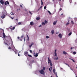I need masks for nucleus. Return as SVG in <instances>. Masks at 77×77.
<instances>
[{"instance_id":"obj_1","label":"nucleus","mask_w":77,"mask_h":77,"mask_svg":"<svg viewBox=\"0 0 77 77\" xmlns=\"http://www.w3.org/2000/svg\"><path fill=\"white\" fill-rule=\"evenodd\" d=\"M3 34V36L4 38H5L6 37V35H5V34L4 32V30L3 29H0V37H2V35Z\"/></svg>"},{"instance_id":"obj_2","label":"nucleus","mask_w":77,"mask_h":77,"mask_svg":"<svg viewBox=\"0 0 77 77\" xmlns=\"http://www.w3.org/2000/svg\"><path fill=\"white\" fill-rule=\"evenodd\" d=\"M13 51L15 52V54H18V52L17 51V50L15 49V48H14V49H13Z\"/></svg>"},{"instance_id":"obj_3","label":"nucleus","mask_w":77,"mask_h":77,"mask_svg":"<svg viewBox=\"0 0 77 77\" xmlns=\"http://www.w3.org/2000/svg\"><path fill=\"white\" fill-rule=\"evenodd\" d=\"M39 72H40V74H42L44 72V70L42 69L40 71H39Z\"/></svg>"},{"instance_id":"obj_4","label":"nucleus","mask_w":77,"mask_h":77,"mask_svg":"<svg viewBox=\"0 0 77 77\" xmlns=\"http://www.w3.org/2000/svg\"><path fill=\"white\" fill-rule=\"evenodd\" d=\"M38 53H37L36 54V53H35L34 52L33 54L35 57H38Z\"/></svg>"},{"instance_id":"obj_5","label":"nucleus","mask_w":77,"mask_h":77,"mask_svg":"<svg viewBox=\"0 0 77 77\" xmlns=\"http://www.w3.org/2000/svg\"><path fill=\"white\" fill-rule=\"evenodd\" d=\"M6 17L5 15V13H4L3 14H2V16L1 17L2 18H5Z\"/></svg>"},{"instance_id":"obj_6","label":"nucleus","mask_w":77,"mask_h":77,"mask_svg":"<svg viewBox=\"0 0 77 77\" xmlns=\"http://www.w3.org/2000/svg\"><path fill=\"white\" fill-rule=\"evenodd\" d=\"M28 53H28V52L25 51L24 52V55H25V56H27Z\"/></svg>"},{"instance_id":"obj_7","label":"nucleus","mask_w":77,"mask_h":77,"mask_svg":"<svg viewBox=\"0 0 77 77\" xmlns=\"http://www.w3.org/2000/svg\"><path fill=\"white\" fill-rule=\"evenodd\" d=\"M48 63H51V61L50 60V58H49V57H48Z\"/></svg>"},{"instance_id":"obj_8","label":"nucleus","mask_w":77,"mask_h":77,"mask_svg":"<svg viewBox=\"0 0 77 77\" xmlns=\"http://www.w3.org/2000/svg\"><path fill=\"white\" fill-rule=\"evenodd\" d=\"M0 2L2 5H3L4 4V2L3 0H0Z\"/></svg>"},{"instance_id":"obj_9","label":"nucleus","mask_w":77,"mask_h":77,"mask_svg":"<svg viewBox=\"0 0 77 77\" xmlns=\"http://www.w3.org/2000/svg\"><path fill=\"white\" fill-rule=\"evenodd\" d=\"M33 44H34V43L32 42L30 45H29V48H31V47H32V46L33 45Z\"/></svg>"},{"instance_id":"obj_10","label":"nucleus","mask_w":77,"mask_h":77,"mask_svg":"<svg viewBox=\"0 0 77 77\" xmlns=\"http://www.w3.org/2000/svg\"><path fill=\"white\" fill-rule=\"evenodd\" d=\"M58 36L60 38V39H61L62 38V34H60L58 35Z\"/></svg>"},{"instance_id":"obj_11","label":"nucleus","mask_w":77,"mask_h":77,"mask_svg":"<svg viewBox=\"0 0 77 77\" xmlns=\"http://www.w3.org/2000/svg\"><path fill=\"white\" fill-rule=\"evenodd\" d=\"M51 33L52 35H53V34H54V30H53L51 31Z\"/></svg>"},{"instance_id":"obj_12","label":"nucleus","mask_w":77,"mask_h":77,"mask_svg":"<svg viewBox=\"0 0 77 77\" xmlns=\"http://www.w3.org/2000/svg\"><path fill=\"white\" fill-rule=\"evenodd\" d=\"M19 38H20V40L21 41H22V39L20 37H20H17V39H19Z\"/></svg>"},{"instance_id":"obj_13","label":"nucleus","mask_w":77,"mask_h":77,"mask_svg":"<svg viewBox=\"0 0 77 77\" xmlns=\"http://www.w3.org/2000/svg\"><path fill=\"white\" fill-rule=\"evenodd\" d=\"M33 22H31L30 23V24L31 26H33Z\"/></svg>"},{"instance_id":"obj_14","label":"nucleus","mask_w":77,"mask_h":77,"mask_svg":"<svg viewBox=\"0 0 77 77\" xmlns=\"http://www.w3.org/2000/svg\"><path fill=\"white\" fill-rule=\"evenodd\" d=\"M57 23V21H54L53 23V24H54V25H56V23Z\"/></svg>"},{"instance_id":"obj_15","label":"nucleus","mask_w":77,"mask_h":77,"mask_svg":"<svg viewBox=\"0 0 77 77\" xmlns=\"http://www.w3.org/2000/svg\"><path fill=\"white\" fill-rule=\"evenodd\" d=\"M40 19V18L39 17H37L36 18V19L37 20H39Z\"/></svg>"},{"instance_id":"obj_16","label":"nucleus","mask_w":77,"mask_h":77,"mask_svg":"<svg viewBox=\"0 0 77 77\" xmlns=\"http://www.w3.org/2000/svg\"><path fill=\"white\" fill-rule=\"evenodd\" d=\"M53 72H54V73H56V70L55 69H54L53 70Z\"/></svg>"},{"instance_id":"obj_17","label":"nucleus","mask_w":77,"mask_h":77,"mask_svg":"<svg viewBox=\"0 0 77 77\" xmlns=\"http://www.w3.org/2000/svg\"><path fill=\"white\" fill-rule=\"evenodd\" d=\"M42 25H43V26H45V23L44 22H42Z\"/></svg>"},{"instance_id":"obj_18","label":"nucleus","mask_w":77,"mask_h":77,"mask_svg":"<svg viewBox=\"0 0 77 77\" xmlns=\"http://www.w3.org/2000/svg\"><path fill=\"white\" fill-rule=\"evenodd\" d=\"M63 53L64 54H67V53H66V52L65 51H64L63 52Z\"/></svg>"},{"instance_id":"obj_19","label":"nucleus","mask_w":77,"mask_h":77,"mask_svg":"<svg viewBox=\"0 0 77 77\" xmlns=\"http://www.w3.org/2000/svg\"><path fill=\"white\" fill-rule=\"evenodd\" d=\"M54 60H58V57H57V58H54Z\"/></svg>"},{"instance_id":"obj_20","label":"nucleus","mask_w":77,"mask_h":77,"mask_svg":"<svg viewBox=\"0 0 77 77\" xmlns=\"http://www.w3.org/2000/svg\"><path fill=\"white\" fill-rule=\"evenodd\" d=\"M22 22H20L18 23L19 25H21L22 24Z\"/></svg>"},{"instance_id":"obj_21","label":"nucleus","mask_w":77,"mask_h":77,"mask_svg":"<svg viewBox=\"0 0 77 77\" xmlns=\"http://www.w3.org/2000/svg\"><path fill=\"white\" fill-rule=\"evenodd\" d=\"M71 23L72 24H74V22L72 20Z\"/></svg>"},{"instance_id":"obj_22","label":"nucleus","mask_w":77,"mask_h":77,"mask_svg":"<svg viewBox=\"0 0 77 77\" xmlns=\"http://www.w3.org/2000/svg\"><path fill=\"white\" fill-rule=\"evenodd\" d=\"M71 34H72V32H70V33L68 34L69 36H70V35H71Z\"/></svg>"},{"instance_id":"obj_23","label":"nucleus","mask_w":77,"mask_h":77,"mask_svg":"<svg viewBox=\"0 0 77 77\" xmlns=\"http://www.w3.org/2000/svg\"><path fill=\"white\" fill-rule=\"evenodd\" d=\"M41 5H43V4L44 3H43V2H42V0H41Z\"/></svg>"},{"instance_id":"obj_24","label":"nucleus","mask_w":77,"mask_h":77,"mask_svg":"<svg viewBox=\"0 0 77 77\" xmlns=\"http://www.w3.org/2000/svg\"><path fill=\"white\" fill-rule=\"evenodd\" d=\"M70 60H72V61H73V62H75V61H74V60L73 59H72L71 58H70Z\"/></svg>"},{"instance_id":"obj_25","label":"nucleus","mask_w":77,"mask_h":77,"mask_svg":"<svg viewBox=\"0 0 77 77\" xmlns=\"http://www.w3.org/2000/svg\"><path fill=\"white\" fill-rule=\"evenodd\" d=\"M10 14L11 15H14V13L12 12H11L10 13Z\"/></svg>"},{"instance_id":"obj_26","label":"nucleus","mask_w":77,"mask_h":77,"mask_svg":"<svg viewBox=\"0 0 77 77\" xmlns=\"http://www.w3.org/2000/svg\"><path fill=\"white\" fill-rule=\"evenodd\" d=\"M45 23H46V24H47V23H48V22H47V20H45Z\"/></svg>"},{"instance_id":"obj_27","label":"nucleus","mask_w":77,"mask_h":77,"mask_svg":"<svg viewBox=\"0 0 77 77\" xmlns=\"http://www.w3.org/2000/svg\"><path fill=\"white\" fill-rule=\"evenodd\" d=\"M19 11H20V8H19V9H17V11L18 12V11H19Z\"/></svg>"},{"instance_id":"obj_28","label":"nucleus","mask_w":77,"mask_h":77,"mask_svg":"<svg viewBox=\"0 0 77 77\" xmlns=\"http://www.w3.org/2000/svg\"><path fill=\"white\" fill-rule=\"evenodd\" d=\"M28 56H29V57H32V56L31 55H29V54H28Z\"/></svg>"},{"instance_id":"obj_29","label":"nucleus","mask_w":77,"mask_h":77,"mask_svg":"<svg viewBox=\"0 0 77 77\" xmlns=\"http://www.w3.org/2000/svg\"><path fill=\"white\" fill-rule=\"evenodd\" d=\"M69 24V22H68L66 24V25L68 26Z\"/></svg>"},{"instance_id":"obj_30","label":"nucleus","mask_w":77,"mask_h":77,"mask_svg":"<svg viewBox=\"0 0 77 77\" xmlns=\"http://www.w3.org/2000/svg\"><path fill=\"white\" fill-rule=\"evenodd\" d=\"M55 56H57V53L56 52H54Z\"/></svg>"},{"instance_id":"obj_31","label":"nucleus","mask_w":77,"mask_h":77,"mask_svg":"<svg viewBox=\"0 0 77 77\" xmlns=\"http://www.w3.org/2000/svg\"><path fill=\"white\" fill-rule=\"evenodd\" d=\"M48 13H49V14L51 15V12H50L49 11H48Z\"/></svg>"},{"instance_id":"obj_32","label":"nucleus","mask_w":77,"mask_h":77,"mask_svg":"<svg viewBox=\"0 0 77 77\" xmlns=\"http://www.w3.org/2000/svg\"><path fill=\"white\" fill-rule=\"evenodd\" d=\"M24 37V35H23L21 36V38H23Z\"/></svg>"},{"instance_id":"obj_33","label":"nucleus","mask_w":77,"mask_h":77,"mask_svg":"<svg viewBox=\"0 0 77 77\" xmlns=\"http://www.w3.org/2000/svg\"><path fill=\"white\" fill-rule=\"evenodd\" d=\"M6 2L8 5H9V2L8 1H7Z\"/></svg>"},{"instance_id":"obj_34","label":"nucleus","mask_w":77,"mask_h":77,"mask_svg":"<svg viewBox=\"0 0 77 77\" xmlns=\"http://www.w3.org/2000/svg\"><path fill=\"white\" fill-rule=\"evenodd\" d=\"M43 69L44 70V71H45V67H43Z\"/></svg>"},{"instance_id":"obj_35","label":"nucleus","mask_w":77,"mask_h":77,"mask_svg":"<svg viewBox=\"0 0 77 77\" xmlns=\"http://www.w3.org/2000/svg\"><path fill=\"white\" fill-rule=\"evenodd\" d=\"M73 54H76V52H73Z\"/></svg>"},{"instance_id":"obj_36","label":"nucleus","mask_w":77,"mask_h":77,"mask_svg":"<svg viewBox=\"0 0 77 77\" xmlns=\"http://www.w3.org/2000/svg\"><path fill=\"white\" fill-rule=\"evenodd\" d=\"M50 65L51 66H53V64L51 63Z\"/></svg>"},{"instance_id":"obj_37","label":"nucleus","mask_w":77,"mask_h":77,"mask_svg":"<svg viewBox=\"0 0 77 77\" xmlns=\"http://www.w3.org/2000/svg\"><path fill=\"white\" fill-rule=\"evenodd\" d=\"M15 28V26L13 28H12V30H14Z\"/></svg>"},{"instance_id":"obj_38","label":"nucleus","mask_w":77,"mask_h":77,"mask_svg":"<svg viewBox=\"0 0 77 77\" xmlns=\"http://www.w3.org/2000/svg\"><path fill=\"white\" fill-rule=\"evenodd\" d=\"M46 38H47V39H48V38H49V37L47 36H46Z\"/></svg>"},{"instance_id":"obj_39","label":"nucleus","mask_w":77,"mask_h":77,"mask_svg":"<svg viewBox=\"0 0 77 77\" xmlns=\"http://www.w3.org/2000/svg\"><path fill=\"white\" fill-rule=\"evenodd\" d=\"M46 8H47V7H46V6H45L44 7V9H46Z\"/></svg>"},{"instance_id":"obj_40","label":"nucleus","mask_w":77,"mask_h":77,"mask_svg":"<svg viewBox=\"0 0 77 77\" xmlns=\"http://www.w3.org/2000/svg\"><path fill=\"white\" fill-rule=\"evenodd\" d=\"M5 5H7V3H6V2H5Z\"/></svg>"},{"instance_id":"obj_41","label":"nucleus","mask_w":77,"mask_h":77,"mask_svg":"<svg viewBox=\"0 0 77 77\" xmlns=\"http://www.w3.org/2000/svg\"><path fill=\"white\" fill-rule=\"evenodd\" d=\"M25 40H26V37H25L24 38V41H25Z\"/></svg>"},{"instance_id":"obj_42","label":"nucleus","mask_w":77,"mask_h":77,"mask_svg":"<svg viewBox=\"0 0 77 77\" xmlns=\"http://www.w3.org/2000/svg\"><path fill=\"white\" fill-rule=\"evenodd\" d=\"M49 69L50 72H51V69H50V68H49Z\"/></svg>"},{"instance_id":"obj_43","label":"nucleus","mask_w":77,"mask_h":77,"mask_svg":"<svg viewBox=\"0 0 77 77\" xmlns=\"http://www.w3.org/2000/svg\"><path fill=\"white\" fill-rule=\"evenodd\" d=\"M57 51V50L56 49L55 50L54 53H56V51Z\"/></svg>"},{"instance_id":"obj_44","label":"nucleus","mask_w":77,"mask_h":77,"mask_svg":"<svg viewBox=\"0 0 77 77\" xmlns=\"http://www.w3.org/2000/svg\"><path fill=\"white\" fill-rule=\"evenodd\" d=\"M27 40H28V41H29V37H28V38Z\"/></svg>"},{"instance_id":"obj_45","label":"nucleus","mask_w":77,"mask_h":77,"mask_svg":"<svg viewBox=\"0 0 77 77\" xmlns=\"http://www.w3.org/2000/svg\"><path fill=\"white\" fill-rule=\"evenodd\" d=\"M30 53H32V50H30Z\"/></svg>"},{"instance_id":"obj_46","label":"nucleus","mask_w":77,"mask_h":77,"mask_svg":"<svg viewBox=\"0 0 77 77\" xmlns=\"http://www.w3.org/2000/svg\"><path fill=\"white\" fill-rule=\"evenodd\" d=\"M59 11H62V9L61 8H60L59 9Z\"/></svg>"},{"instance_id":"obj_47","label":"nucleus","mask_w":77,"mask_h":77,"mask_svg":"<svg viewBox=\"0 0 77 77\" xmlns=\"http://www.w3.org/2000/svg\"><path fill=\"white\" fill-rule=\"evenodd\" d=\"M8 49H11V48L10 47H9L8 48Z\"/></svg>"},{"instance_id":"obj_48","label":"nucleus","mask_w":77,"mask_h":77,"mask_svg":"<svg viewBox=\"0 0 77 77\" xmlns=\"http://www.w3.org/2000/svg\"><path fill=\"white\" fill-rule=\"evenodd\" d=\"M69 2H72V0H69Z\"/></svg>"},{"instance_id":"obj_49","label":"nucleus","mask_w":77,"mask_h":77,"mask_svg":"<svg viewBox=\"0 0 77 77\" xmlns=\"http://www.w3.org/2000/svg\"><path fill=\"white\" fill-rule=\"evenodd\" d=\"M20 7H21V8H23V6H22V5H20Z\"/></svg>"},{"instance_id":"obj_50","label":"nucleus","mask_w":77,"mask_h":77,"mask_svg":"<svg viewBox=\"0 0 77 77\" xmlns=\"http://www.w3.org/2000/svg\"><path fill=\"white\" fill-rule=\"evenodd\" d=\"M50 68H51V69H52V66Z\"/></svg>"},{"instance_id":"obj_51","label":"nucleus","mask_w":77,"mask_h":77,"mask_svg":"<svg viewBox=\"0 0 77 77\" xmlns=\"http://www.w3.org/2000/svg\"><path fill=\"white\" fill-rule=\"evenodd\" d=\"M38 27H41V25H40L39 26H38Z\"/></svg>"},{"instance_id":"obj_52","label":"nucleus","mask_w":77,"mask_h":77,"mask_svg":"<svg viewBox=\"0 0 77 77\" xmlns=\"http://www.w3.org/2000/svg\"><path fill=\"white\" fill-rule=\"evenodd\" d=\"M63 15V14L62 13L60 15Z\"/></svg>"},{"instance_id":"obj_53","label":"nucleus","mask_w":77,"mask_h":77,"mask_svg":"<svg viewBox=\"0 0 77 77\" xmlns=\"http://www.w3.org/2000/svg\"><path fill=\"white\" fill-rule=\"evenodd\" d=\"M16 21H18V19H16Z\"/></svg>"},{"instance_id":"obj_54","label":"nucleus","mask_w":77,"mask_h":77,"mask_svg":"<svg viewBox=\"0 0 77 77\" xmlns=\"http://www.w3.org/2000/svg\"><path fill=\"white\" fill-rule=\"evenodd\" d=\"M29 13H30V14H32V13H31V12L30 11H29Z\"/></svg>"},{"instance_id":"obj_55","label":"nucleus","mask_w":77,"mask_h":77,"mask_svg":"<svg viewBox=\"0 0 77 77\" xmlns=\"http://www.w3.org/2000/svg\"><path fill=\"white\" fill-rule=\"evenodd\" d=\"M42 6H41L40 7V9H41V8H42Z\"/></svg>"},{"instance_id":"obj_56","label":"nucleus","mask_w":77,"mask_h":77,"mask_svg":"<svg viewBox=\"0 0 77 77\" xmlns=\"http://www.w3.org/2000/svg\"><path fill=\"white\" fill-rule=\"evenodd\" d=\"M26 35H27V37L29 38V37H28V35H27V34Z\"/></svg>"},{"instance_id":"obj_57","label":"nucleus","mask_w":77,"mask_h":77,"mask_svg":"<svg viewBox=\"0 0 77 77\" xmlns=\"http://www.w3.org/2000/svg\"><path fill=\"white\" fill-rule=\"evenodd\" d=\"M40 9V8H39L38 9L37 11H39V10Z\"/></svg>"},{"instance_id":"obj_58","label":"nucleus","mask_w":77,"mask_h":77,"mask_svg":"<svg viewBox=\"0 0 77 77\" xmlns=\"http://www.w3.org/2000/svg\"><path fill=\"white\" fill-rule=\"evenodd\" d=\"M19 53H20V52H19V54H18V56H20V54H19Z\"/></svg>"},{"instance_id":"obj_59","label":"nucleus","mask_w":77,"mask_h":77,"mask_svg":"<svg viewBox=\"0 0 77 77\" xmlns=\"http://www.w3.org/2000/svg\"><path fill=\"white\" fill-rule=\"evenodd\" d=\"M65 64H66V65H68V64H67V63H65Z\"/></svg>"},{"instance_id":"obj_60","label":"nucleus","mask_w":77,"mask_h":77,"mask_svg":"<svg viewBox=\"0 0 77 77\" xmlns=\"http://www.w3.org/2000/svg\"><path fill=\"white\" fill-rule=\"evenodd\" d=\"M5 44L8 45V44H7V43H5Z\"/></svg>"},{"instance_id":"obj_61","label":"nucleus","mask_w":77,"mask_h":77,"mask_svg":"<svg viewBox=\"0 0 77 77\" xmlns=\"http://www.w3.org/2000/svg\"><path fill=\"white\" fill-rule=\"evenodd\" d=\"M67 66H69V67H70V66H69V65H67Z\"/></svg>"},{"instance_id":"obj_62","label":"nucleus","mask_w":77,"mask_h":77,"mask_svg":"<svg viewBox=\"0 0 77 77\" xmlns=\"http://www.w3.org/2000/svg\"><path fill=\"white\" fill-rule=\"evenodd\" d=\"M11 19H14V18L12 17H11Z\"/></svg>"},{"instance_id":"obj_63","label":"nucleus","mask_w":77,"mask_h":77,"mask_svg":"<svg viewBox=\"0 0 77 77\" xmlns=\"http://www.w3.org/2000/svg\"><path fill=\"white\" fill-rule=\"evenodd\" d=\"M40 51H41V50H39V52H40Z\"/></svg>"},{"instance_id":"obj_64","label":"nucleus","mask_w":77,"mask_h":77,"mask_svg":"<svg viewBox=\"0 0 77 77\" xmlns=\"http://www.w3.org/2000/svg\"><path fill=\"white\" fill-rule=\"evenodd\" d=\"M72 48H71V50H72Z\"/></svg>"}]
</instances>
